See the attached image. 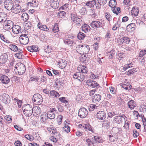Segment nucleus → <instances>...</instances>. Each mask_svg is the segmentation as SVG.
Here are the masks:
<instances>
[{
    "mask_svg": "<svg viewBox=\"0 0 146 146\" xmlns=\"http://www.w3.org/2000/svg\"><path fill=\"white\" fill-rule=\"evenodd\" d=\"M22 51L21 50L20 52H18L15 54V56L19 59L22 58L23 56L22 53Z\"/></svg>",
    "mask_w": 146,
    "mask_h": 146,
    "instance_id": "47",
    "label": "nucleus"
},
{
    "mask_svg": "<svg viewBox=\"0 0 146 146\" xmlns=\"http://www.w3.org/2000/svg\"><path fill=\"white\" fill-rule=\"evenodd\" d=\"M82 31L86 33L90 31V27L88 25L84 24L82 27Z\"/></svg>",
    "mask_w": 146,
    "mask_h": 146,
    "instance_id": "27",
    "label": "nucleus"
},
{
    "mask_svg": "<svg viewBox=\"0 0 146 146\" xmlns=\"http://www.w3.org/2000/svg\"><path fill=\"white\" fill-rule=\"evenodd\" d=\"M50 5L52 8L55 9H57L59 5V4L57 3L56 1H54V0H50Z\"/></svg>",
    "mask_w": 146,
    "mask_h": 146,
    "instance_id": "26",
    "label": "nucleus"
},
{
    "mask_svg": "<svg viewBox=\"0 0 146 146\" xmlns=\"http://www.w3.org/2000/svg\"><path fill=\"white\" fill-rule=\"evenodd\" d=\"M122 87L124 89L126 90H130L131 89V88H130L129 86H128L126 85L125 84L123 85L122 86Z\"/></svg>",
    "mask_w": 146,
    "mask_h": 146,
    "instance_id": "64",
    "label": "nucleus"
},
{
    "mask_svg": "<svg viewBox=\"0 0 146 146\" xmlns=\"http://www.w3.org/2000/svg\"><path fill=\"white\" fill-rule=\"evenodd\" d=\"M31 26V23L30 22H27L25 25V28L27 29H29Z\"/></svg>",
    "mask_w": 146,
    "mask_h": 146,
    "instance_id": "57",
    "label": "nucleus"
},
{
    "mask_svg": "<svg viewBox=\"0 0 146 146\" xmlns=\"http://www.w3.org/2000/svg\"><path fill=\"white\" fill-rule=\"evenodd\" d=\"M8 47L11 50L14 52L17 51L18 50V47L12 43L8 45Z\"/></svg>",
    "mask_w": 146,
    "mask_h": 146,
    "instance_id": "30",
    "label": "nucleus"
},
{
    "mask_svg": "<svg viewBox=\"0 0 146 146\" xmlns=\"http://www.w3.org/2000/svg\"><path fill=\"white\" fill-rule=\"evenodd\" d=\"M81 126L85 129L86 131H90L93 132V131L92 127L89 124H82Z\"/></svg>",
    "mask_w": 146,
    "mask_h": 146,
    "instance_id": "22",
    "label": "nucleus"
},
{
    "mask_svg": "<svg viewBox=\"0 0 146 146\" xmlns=\"http://www.w3.org/2000/svg\"><path fill=\"white\" fill-rule=\"evenodd\" d=\"M128 107L130 108L131 110L134 109V108L135 107V102L133 100H130L127 103Z\"/></svg>",
    "mask_w": 146,
    "mask_h": 146,
    "instance_id": "24",
    "label": "nucleus"
},
{
    "mask_svg": "<svg viewBox=\"0 0 146 146\" xmlns=\"http://www.w3.org/2000/svg\"><path fill=\"white\" fill-rule=\"evenodd\" d=\"M8 56L6 53L2 54L0 56V63L3 64H5L8 60Z\"/></svg>",
    "mask_w": 146,
    "mask_h": 146,
    "instance_id": "16",
    "label": "nucleus"
},
{
    "mask_svg": "<svg viewBox=\"0 0 146 146\" xmlns=\"http://www.w3.org/2000/svg\"><path fill=\"white\" fill-rule=\"evenodd\" d=\"M139 13V10L137 8L133 7L131 11V13L135 16H136Z\"/></svg>",
    "mask_w": 146,
    "mask_h": 146,
    "instance_id": "34",
    "label": "nucleus"
},
{
    "mask_svg": "<svg viewBox=\"0 0 146 146\" xmlns=\"http://www.w3.org/2000/svg\"><path fill=\"white\" fill-rule=\"evenodd\" d=\"M97 117L99 120L104 119L106 117V113L103 111H100L97 113Z\"/></svg>",
    "mask_w": 146,
    "mask_h": 146,
    "instance_id": "12",
    "label": "nucleus"
},
{
    "mask_svg": "<svg viewBox=\"0 0 146 146\" xmlns=\"http://www.w3.org/2000/svg\"><path fill=\"white\" fill-rule=\"evenodd\" d=\"M119 27V25L117 23H115L113 26L112 30L113 31H115L117 30V27Z\"/></svg>",
    "mask_w": 146,
    "mask_h": 146,
    "instance_id": "63",
    "label": "nucleus"
},
{
    "mask_svg": "<svg viewBox=\"0 0 146 146\" xmlns=\"http://www.w3.org/2000/svg\"><path fill=\"white\" fill-rule=\"evenodd\" d=\"M94 137L95 142L96 143L97 142L102 143L103 142V140L102 139V138L99 137L94 136Z\"/></svg>",
    "mask_w": 146,
    "mask_h": 146,
    "instance_id": "37",
    "label": "nucleus"
},
{
    "mask_svg": "<svg viewBox=\"0 0 146 146\" xmlns=\"http://www.w3.org/2000/svg\"><path fill=\"white\" fill-rule=\"evenodd\" d=\"M86 5L90 8L93 7L94 6L96 5V7H97V6L96 4V1L94 0L90 1H88L86 3Z\"/></svg>",
    "mask_w": 146,
    "mask_h": 146,
    "instance_id": "28",
    "label": "nucleus"
},
{
    "mask_svg": "<svg viewBox=\"0 0 146 146\" xmlns=\"http://www.w3.org/2000/svg\"><path fill=\"white\" fill-rule=\"evenodd\" d=\"M20 42L22 44H27L29 41V39L26 34H23L19 37Z\"/></svg>",
    "mask_w": 146,
    "mask_h": 146,
    "instance_id": "8",
    "label": "nucleus"
},
{
    "mask_svg": "<svg viewBox=\"0 0 146 146\" xmlns=\"http://www.w3.org/2000/svg\"><path fill=\"white\" fill-rule=\"evenodd\" d=\"M47 119L48 118L46 116V113L44 112L40 116V121L42 123H46Z\"/></svg>",
    "mask_w": 146,
    "mask_h": 146,
    "instance_id": "23",
    "label": "nucleus"
},
{
    "mask_svg": "<svg viewBox=\"0 0 146 146\" xmlns=\"http://www.w3.org/2000/svg\"><path fill=\"white\" fill-rule=\"evenodd\" d=\"M47 130L51 133L54 134L56 133V129H54V128L48 127Z\"/></svg>",
    "mask_w": 146,
    "mask_h": 146,
    "instance_id": "51",
    "label": "nucleus"
},
{
    "mask_svg": "<svg viewBox=\"0 0 146 146\" xmlns=\"http://www.w3.org/2000/svg\"><path fill=\"white\" fill-rule=\"evenodd\" d=\"M76 49L77 52L80 54L86 53L89 51L90 47L86 44L78 45L76 47Z\"/></svg>",
    "mask_w": 146,
    "mask_h": 146,
    "instance_id": "1",
    "label": "nucleus"
},
{
    "mask_svg": "<svg viewBox=\"0 0 146 146\" xmlns=\"http://www.w3.org/2000/svg\"><path fill=\"white\" fill-rule=\"evenodd\" d=\"M115 53V51L113 50H111L110 52L108 53V54L109 55V58L112 59L113 58Z\"/></svg>",
    "mask_w": 146,
    "mask_h": 146,
    "instance_id": "41",
    "label": "nucleus"
},
{
    "mask_svg": "<svg viewBox=\"0 0 146 146\" xmlns=\"http://www.w3.org/2000/svg\"><path fill=\"white\" fill-rule=\"evenodd\" d=\"M12 30L13 33L18 34L21 32V28L19 26L16 25L13 26L12 29Z\"/></svg>",
    "mask_w": 146,
    "mask_h": 146,
    "instance_id": "19",
    "label": "nucleus"
},
{
    "mask_svg": "<svg viewBox=\"0 0 146 146\" xmlns=\"http://www.w3.org/2000/svg\"><path fill=\"white\" fill-rule=\"evenodd\" d=\"M123 43L127 44L129 43L130 42V40L129 38L127 37H123Z\"/></svg>",
    "mask_w": 146,
    "mask_h": 146,
    "instance_id": "52",
    "label": "nucleus"
},
{
    "mask_svg": "<svg viewBox=\"0 0 146 146\" xmlns=\"http://www.w3.org/2000/svg\"><path fill=\"white\" fill-rule=\"evenodd\" d=\"M146 54V50H141L139 52V56L141 57H142L145 55Z\"/></svg>",
    "mask_w": 146,
    "mask_h": 146,
    "instance_id": "50",
    "label": "nucleus"
},
{
    "mask_svg": "<svg viewBox=\"0 0 146 146\" xmlns=\"http://www.w3.org/2000/svg\"><path fill=\"white\" fill-rule=\"evenodd\" d=\"M98 1L100 5H104L106 3L107 0H98Z\"/></svg>",
    "mask_w": 146,
    "mask_h": 146,
    "instance_id": "53",
    "label": "nucleus"
},
{
    "mask_svg": "<svg viewBox=\"0 0 146 146\" xmlns=\"http://www.w3.org/2000/svg\"><path fill=\"white\" fill-rule=\"evenodd\" d=\"M21 7L19 4H15L14 5L13 8L12 10L13 13L18 14L19 13L21 10Z\"/></svg>",
    "mask_w": 146,
    "mask_h": 146,
    "instance_id": "18",
    "label": "nucleus"
},
{
    "mask_svg": "<svg viewBox=\"0 0 146 146\" xmlns=\"http://www.w3.org/2000/svg\"><path fill=\"white\" fill-rule=\"evenodd\" d=\"M14 144L16 146H21L22 145L21 142L19 141L18 140L16 141Z\"/></svg>",
    "mask_w": 146,
    "mask_h": 146,
    "instance_id": "62",
    "label": "nucleus"
},
{
    "mask_svg": "<svg viewBox=\"0 0 146 146\" xmlns=\"http://www.w3.org/2000/svg\"><path fill=\"white\" fill-rule=\"evenodd\" d=\"M137 71V68H134L133 69L129 70L128 71L127 73L128 75H131V74H133L135 72Z\"/></svg>",
    "mask_w": 146,
    "mask_h": 146,
    "instance_id": "43",
    "label": "nucleus"
},
{
    "mask_svg": "<svg viewBox=\"0 0 146 146\" xmlns=\"http://www.w3.org/2000/svg\"><path fill=\"white\" fill-rule=\"evenodd\" d=\"M71 21L74 23L78 26H80L82 24V21L81 19L78 17H76V16L74 14H71Z\"/></svg>",
    "mask_w": 146,
    "mask_h": 146,
    "instance_id": "6",
    "label": "nucleus"
},
{
    "mask_svg": "<svg viewBox=\"0 0 146 146\" xmlns=\"http://www.w3.org/2000/svg\"><path fill=\"white\" fill-rule=\"evenodd\" d=\"M80 13L82 15H85L86 13V8L85 7H82L79 11Z\"/></svg>",
    "mask_w": 146,
    "mask_h": 146,
    "instance_id": "42",
    "label": "nucleus"
},
{
    "mask_svg": "<svg viewBox=\"0 0 146 146\" xmlns=\"http://www.w3.org/2000/svg\"><path fill=\"white\" fill-rule=\"evenodd\" d=\"M4 118L5 119L8 121H12L11 116L9 115H6L5 116Z\"/></svg>",
    "mask_w": 146,
    "mask_h": 146,
    "instance_id": "61",
    "label": "nucleus"
},
{
    "mask_svg": "<svg viewBox=\"0 0 146 146\" xmlns=\"http://www.w3.org/2000/svg\"><path fill=\"white\" fill-rule=\"evenodd\" d=\"M91 27L94 28L96 29L98 28L102 27V23L98 21H93L90 24Z\"/></svg>",
    "mask_w": 146,
    "mask_h": 146,
    "instance_id": "10",
    "label": "nucleus"
},
{
    "mask_svg": "<svg viewBox=\"0 0 146 146\" xmlns=\"http://www.w3.org/2000/svg\"><path fill=\"white\" fill-rule=\"evenodd\" d=\"M13 23L11 20H6L4 21L3 28L7 31H9L13 27Z\"/></svg>",
    "mask_w": 146,
    "mask_h": 146,
    "instance_id": "5",
    "label": "nucleus"
},
{
    "mask_svg": "<svg viewBox=\"0 0 146 146\" xmlns=\"http://www.w3.org/2000/svg\"><path fill=\"white\" fill-rule=\"evenodd\" d=\"M22 109L23 110V113L27 117L30 116L33 112L32 107L30 104H27L24 105Z\"/></svg>",
    "mask_w": 146,
    "mask_h": 146,
    "instance_id": "2",
    "label": "nucleus"
},
{
    "mask_svg": "<svg viewBox=\"0 0 146 146\" xmlns=\"http://www.w3.org/2000/svg\"><path fill=\"white\" fill-rule=\"evenodd\" d=\"M86 141L87 143L89 146H91L92 145H94L95 143L94 141L92 139L91 140L88 138L86 137Z\"/></svg>",
    "mask_w": 146,
    "mask_h": 146,
    "instance_id": "36",
    "label": "nucleus"
},
{
    "mask_svg": "<svg viewBox=\"0 0 146 146\" xmlns=\"http://www.w3.org/2000/svg\"><path fill=\"white\" fill-rule=\"evenodd\" d=\"M56 85L58 86L60 85L62 86L63 82H62V80L61 79L59 78L57 79L55 82Z\"/></svg>",
    "mask_w": 146,
    "mask_h": 146,
    "instance_id": "44",
    "label": "nucleus"
},
{
    "mask_svg": "<svg viewBox=\"0 0 146 146\" xmlns=\"http://www.w3.org/2000/svg\"><path fill=\"white\" fill-rule=\"evenodd\" d=\"M17 70L18 74L22 75L25 73L26 70V68L24 65L21 64L19 65Z\"/></svg>",
    "mask_w": 146,
    "mask_h": 146,
    "instance_id": "15",
    "label": "nucleus"
},
{
    "mask_svg": "<svg viewBox=\"0 0 146 146\" xmlns=\"http://www.w3.org/2000/svg\"><path fill=\"white\" fill-rule=\"evenodd\" d=\"M22 20H23L25 22L26 21L29 19L28 14L26 13H24L22 14L21 15Z\"/></svg>",
    "mask_w": 146,
    "mask_h": 146,
    "instance_id": "39",
    "label": "nucleus"
},
{
    "mask_svg": "<svg viewBox=\"0 0 146 146\" xmlns=\"http://www.w3.org/2000/svg\"><path fill=\"white\" fill-rule=\"evenodd\" d=\"M125 118L121 116H116L114 118V121L115 123L119 124L124 120Z\"/></svg>",
    "mask_w": 146,
    "mask_h": 146,
    "instance_id": "17",
    "label": "nucleus"
},
{
    "mask_svg": "<svg viewBox=\"0 0 146 146\" xmlns=\"http://www.w3.org/2000/svg\"><path fill=\"white\" fill-rule=\"evenodd\" d=\"M98 107L96 106L94 104H91L90 105V106L89 108V110L90 111H92L94 110L95 109H97V108Z\"/></svg>",
    "mask_w": 146,
    "mask_h": 146,
    "instance_id": "54",
    "label": "nucleus"
},
{
    "mask_svg": "<svg viewBox=\"0 0 146 146\" xmlns=\"http://www.w3.org/2000/svg\"><path fill=\"white\" fill-rule=\"evenodd\" d=\"M116 4V2L115 0H110L109 2V6L112 8L115 7Z\"/></svg>",
    "mask_w": 146,
    "mask_h": 146,
    "instance_id": "40",
    "label": "nucleus"
},
{
    "mask_svg": "<svg viewBox=\"0 0 146 146\" xmlns=\"http://www.w3.org/2000/svg\"><path fill=\"white\" fill-rule=\"evenodd\" d=\"M0 99L3 103L5 104H9L11 101L10 97L5 93L0 96Z\"/></svg>",
    "mask_w": 146,
    "mask_h": 146,
    "instance_id": "7",
    "label": "nucleus"
},
{
    "mask_svg": "<svg viewBox=\"0 0 146 146\" xmlns=\"http://www.w3.org/2000/svg\"><path fill=\"white\" fill-rule=\"evenodd\" d=\"M78 70L79 71H81L82 73L86 74L88 72L87 67L84 65L79 66L78 67Z\"/></svg>",
    "mask_w": 146,
    "mask_h": 146,
    "instance_id": "20",
    "label": "nucleus"
},
{
    "mask_svg": "<svg viewBox=\"0 0 146 146\" xmlns=\"http://www.w3.org/2000/svg\"><path fill=\"white\" fill-rule=\"evenodd\" d=\"M133 135L134 137H137L139 135V134L136 130L134 129L133 131Z\"/></svg>",
    "mask_w": 146,
    "mask_h": 146,
    "instance_id": "55",
    "label": "nucleus"
},
{
    "mask_svg": "<svg viewBox=\"0 0 146 146\" xmlns=\"http://www.w3.org/2000/svg\"><path fill=\"white\" fill-rule=\"evenodd\" d=\"M25 137L27 139L30 141L33 140V137L27 134L25 136Z\"/></svg>",
    "mask_w": 146,
    "mask_h": 146,
    "instance_id": "56",
    "label": "nucleus"
},
{
    "mask_svg": "<svg viewBox=\"0 0 146 146\" xmlns=\"http://www.w3.org/2000/svg\"><path fill=\"white\" fill-rule=\"evenodd\" d=\"M59 100L61 102L65 104L67 103L68 102L67 101L65 100V98L64 97L60 98Z\"/></svg>",
    "mask_w": 146,
    "mask_h": 146,
    "instance_id": "58",
    "label": "nucleus"
},
{
    "mask_svg": "<svg viewBox=\"0 0 146 146\" xmlns=\"http://www.w3.org/2000/svg\"><path fill=\"white\" fill-rule=\"evenodd\" d=\"M64 43L66 44H71V45L73 44V42L71 40L68 39L67 40L64 41Z\"/></svg>",
    "mask_w": 146,
    "mask_h": 146,
    "instance_id": "59",
    "label": "nucleus"
},
{
    "mask_svg": "<svg viewBox=\"0 0 146 146\" xmlns=\"http://www.w3.org/2000/svg\"><path fill=\"white\" fill-rule=\"evenodd\" d=\"M50 96H52L53 98L56 97L58 98L59 97L60 95L59 93L54 90H52L50 92Z\"/></svg>",
    "mask_w": 146,
    "mask_h": 146,
    "instance_id": "32",
    "label": "nucleus"
},
{
    "mask_svg": "<svg viewBox=\"0 0 146 146\" xmlns=\"http://www.w3.org/2000/svg\"><path fill=\"white\" fill-rule=\"evenodd\" d=\"M0 80L1 82L4 84H7L9 83L10 79L7 76L3 75L1 76Z\"/></svg>",
    "mask_w": 146,
    "mask_h": 146,
    "instance_id": "13",
    "label": "nucleus"
},
{
    "mask_svg": "<svg viewBox=\"0 0 146 146\" xmlns=\"http://www.w3.org/2000/svg\"><path fill=\"white\" fill-rule=\"evenodd\" d=\"M33 102L36 104L40 105L43 102V98L42 96L39 94H35L33 96Z\"/></svg>",
    "mask_w": 146,
    "mask_h": 146,
    "instance_id": "3",
    "label": "nucleus"
},
{
    "mask_svg": "<svg viewBox=\"0 0 146 146\" xmlns=\"http://www.w3.org/2000/svg\"><path fill=\"white\" fill-rule=\"evenodd\" d=\"M52 31L54 33H56L58 32L59 31V29L58 25L57 24H55L53 27Z\"/></svg>",
    "mask_w": 146,
    "mask_h": 146,
    "instance_id": "48",
    "label": "nucleus"
},
{
    "mask_svg": "<svg viewBox=\"0 0 146 146\" xmlns=\"http://www.w3.org/2000/svg\"><path fill=\"white\" fill-rule=\"evenodd\" d=\"M105 16L106 19L110 21L112 19V17L110 13L108 12H106L105 13Z\"/></svg>",
    "mask_w": 146,
    "mask_h": 146,
    "instance_id": "45",
    "label": "nucleus"
},
{
    "mask_svg": "<svg viewBox=\"0 0 146 146\" xmlns=\"http://www.w3.org/2000/svg\"><path fill=\"white\" fill-rule=\"evenodd\" d=\"M88 112L85 108H80L78 111V115L81 118H85L88 114Z\"/></svg>",
    "mask_w": 146,
    "mask_h": 146,
    "instance_id": "9",
    "label": "nucleus"
},
{
    "mask_svg": "<svg viewBox=\"0 0 146 146\" xmlns=\"http://www.w3.org/2000/svg\"><path fill=\"white\" fill-rule=\"evenodd\" d=\"M101 99V96L99 94H96L92 98V101L93 102L97 103Z\"/></svg>",
    "mask_w": 146,
    "mask_h": 146,
    "instance_id": "21",
    "label": "nucleus"
},
{
    "mask_svg": "<svg viewBox=\"0 0 146 146\" xmlns=\"http://www.w3.org/2000/svg\"><path fill=\"white\" fill-rule=\"evenodd\" d=\"M66 14V12L63 11H60L58 13V17L59 18H62L65 16V15Z\"/></svg>",
    "mask_w": 146,
    "mask_h": 146,
    "instance_id": "46",
    "label": "nucleus"
},
{
    "mask_svg": "<svg viewBox=\"0 0 146 146\" xmlns=\"http://www.w3.org/2000/svg\"><path fill=\"white\" fill-rule=\"evenodd\" d=\"M7 18V15L3 12H0V22L5 21Z\"/></svg>",
    "mask_w": 146,
    "mask_h": 146,
    "instance_id": "29",
    "label": "nucleus"
},
{
    "mask_svg": "<svg viewBox=\"0 0 146 146\" xmlns=\"http://www.w3.org/2000/svg\"><path fill=\"white\" fill-rule=\"evenodd\" d=\"M73 78L75 79H77L81 82L82 81L84 78V76L82 73L81 74L80 72H78L74 74Z\"/></svg>",
    "mask_w": 146,
    "mask_h": 146,
    "instance_id": "11",
    "label": "nucleus"
},
{
    "mask_svg": "<svg viewBox=\"0 0 146 146\" xmlns=\"http://www.w3.org/2000/svg\"><path fill=\"white\" fill-rule=\"evenodd\" d=\"M63 130L67 133L69 132L70 131V127L68 125H65L63 127Z\"/></svg>",
    "mask_w": 146,
    "mask_h": 146,
    "instance_id": "49",
    "label": "nucleus"
},
{
    "mask_svg": "<svg viewBox=\"0 0 146 146\" xmlns=\"http://www.w3.org/2000/svg\"><path fill=\"white\" fill-rule=\"evenodd\" d=\"M102 126L104 127H106L107 129L109 128L110 123L108 120H105L102 121Z\"/></svg>",
    "mask_w": 146,
    "mask_h": 146,
    "instance_id": "35",
    "label": "nucleus"
},
{
    "mask_svg": "<svg viewBox=\"0 0 146 146\" xmlns=\"http://www.w3.org/2000/svg\"><path fill=\"white\" fill-rule=\"evenodd\" d=\"M55 116V114L54 112H53L50 110L47 113V117L50 119H54Z\"/></svg>",
    "mask_w": 146,
    "mask_h": 146,
    "instance_id": "31",
    "label": "nucleus"
},
{
    "mask_svg": "<svg viewBox=\"0 0 146 146\" xmlns=\"http://www.w3.org/2000/svg\"><path fill=\"white\" fill-rule=\"evenodd\" d=\"M85 36V34L80 32L77 35L78 38L80 40H82L84 38Z\"/></svg>",
    "mask_w": 146,
    "mask_h": 146,
    "instance_id": "38",
    "label": "nucleus"
},
{
    "mask_svg": "<svg viewBox=\"0 0 146 146\" xmlns=\"http://www.w3.org/2000/svg\"><path fill=\"white\" fill-rule=\"evenodd\" d=\"M69 5L68 4H65L64 5H63L62 6L60 9H66L69 7Z\"/></svg>",
    "mask_w": 146,
    "mask_h": 146,
    "instance_id": "60",
    "label": "nucleus"
},
{
    "mask_svg": "<svg viewBox=\"0 0 146 146\" xmlns=\"http://www.w3.org/2000/svg\"><path fill=\"white\" fill-rule=\"evenodd\" d=\"M86 83L88 86L91 87L92 88H95L99 85V84L96 82L91 80H87Z\"/></svg>",
    "mask_w": 146,
    "mask_h": 146,
    "instance_id": "14",
    "label": "nucleus"
},
{
    "mask_svg": "<svg viewBox=\"0 0 146 146\" xmlns=\"http://www.w3.org/2000/svg\"><path fill=\"white\" fill-rule=\"evenodd\" d=\"M38 27L41 30L44 31H48L49 30V29L45 25H43L41 23H39L37 25Z\"/></svg>",
    "mask_w": 146,
    "mask_h": 146,
    "instance_id": "25",
    "label": "nucleus"
},
{
    "mask_svg": "<svg viewBox=\"0 0 146 146\" xmlns=\"http://www.w3.org/2000/svg\"><path fill=\"white\" fill-rule=\"evenodd\" d=\"M14 5V3L12 0H5L4 2V7L8 11H12Z\"/></svg>",
    "mask_w": 146,
    "mask_h": 146,
    "instance_id": "4",
    "label": "nucleus"
},
{
    "mask_svg": "<svg viewBox=\"0 0 146 146\" xmlns=\"http://www.w3.org/2000/svg\"><path fill=\"white\" fill-rule=\"evenodd\" d=\"M66 62L64 60H61L59 62V67L61 68H64L66 65Z\"/></svg>",
    "mask_w": 146,
    "mask_h": 146,
    "instance_id": "33",
    "label": "nucleus"
}]
</instances>
